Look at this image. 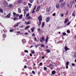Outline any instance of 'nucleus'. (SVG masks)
Returning <instances> with one entry per match:
<instances>
[{
  "instance_id": "obj_12",
  "label": "nucleus",
  "mask_w": 76,
  "mask_h": 76,
  "mask_svg": "<svg viewBox=\"0 0 76 76\" xmlns=\"http://www.w3.org/2000/svg\"><path fill=\"white\" fill-rule=\"evenodd\" d=\"M64 49L65 50L67 51L69 50V48H67V46H65Z\"/></svg>"
},
{
  "instance_id": "obj_37",
  "label": "nucleus",
  "mask_w": 76,
  "mask_h": 76,
  "mask_svg": "<svg viewBox=\"0 0 76 76\" xmlns=\"http://www.w3.org/2000/svg\"><path fill=\"white\" fill-rule=\"evenodd\" d=\"M34 28H31V30L32 31V32H34Z\"/></svg>"
},
{
  "instance_id": "obj_27",
  "label": "nucleus",
  "mask_w": 76,
  "mask_h": 76,
  "mask_svg": "<svg viewBox=\"0 0 76 76\" xmlns=\"http://www.w3.org/2000/svg\"><path fill=\"white\" fill-rule=\"evenodd\" d=\"M52 75H55V74L56 73V71H53L52 72Z\"/></svg>"
},
{
  "instance_id": "obj_28",
  "label": "nucleus",
  "mask_w": 76,
  "mask_h": 76,
  "mask_svg": "<svg viewBox=\"0 0 76 76\" xmlns=\"http://www.w3.org/2000/svg\"><path fill=\"white\" fill-rule=\"evenodd\" d=\"M19 23H17V25H15L14 26V28H16V27L17 26H18V25H19Z\"/></svg>"
},
{
  "instance_id": "obj_39",
  "label": "nucleus",
  "mask_w": 76,
  "mask_h": 76,
  "mask_svg": "<svg viewBox=\"0 0 76 76\" xmlns=\"http://www.w3.org/2000/svg\"><path fill=\"white\" fill-rule=\"evenodd\" d=\"M45 46L44 45V44H42L41 45L40 47H45Z\"/></svg>"
},
{
  "instance_id": "obj_24",
  "label": "nucleus",
  "mask_w": 76,
  "mask_h": 76,
  "mask_svg": "<svg viewBox=\"0 0 76 76\" xmlns=\"http://www.w3.org/2000/svg\"><path fill=\"white\" fill-rule=\"evenodd\" d=\"M23 10L24 11V15H25L27 13V12H26V10H25V9H23Z\"/></svg>"
},
{
  "instance_id": "obj_35",
  "label": "nucleus",
  "mask_w": 76,
  "mask_h": 76,
  "mask_svg": "<svg viewBox=\"0 0 76 76\" xmlns=\"http://www.w3.org/2000/svg\"><path fill=\"white\" fill-rule=\"evenodd\" d=\"M62 34L64 36H65V35H66V33L65 32H64L62 33Z\"/></svg>"
},
{
  "instance_id": "obj_16",
  "label": "nucleus",
  "mask_w": 76,
  "mask_h": 76,
  "mask_svg": "<svg viewBox=\"0 0 76 76\" xmlns=\"http://www.w3.org/2000/svg\"><path fill=\"white\" fill-rule=\"evenodd\" d=\"M72 15L73 17H75V11H73V13H72Z\"/></svg>"
},
{
  "instance_id": "obj_31",
  "label": "nucleus",
  "mask_w": 76,
  "mask_h": 76,
  "mask_svg": "<svg viewBox=\"0 0 76 76\" xmlns=\"http://www.w3.org/2000/svg\"><path fill=\"white\" fill-rule=\"evenodd\" d=\"M34 0H30L29 2L30 3H33V1H34Z\"/></svg>"
},
{
  "instance_id": "obj_41",
  "label": "nucleus",
  "mask_w": 76,
  "mask_h": 76,
  "mask_svg": "<svg viewBox=\"0 0 76 76\" xmlns=\"http://www.w3.org/2000/svg\"><path fill=\"white\" fill-rule=\"evenodd\" d=\"M3 10H2V9H0V12H1V13H3Z\"/></svg>"
},
{
  "instance_id": "obj_52",
  "label": "nucleus",
  "mask_w": 76,
  "mask_h": 76,
  "mask_svg": "<svg viewBox=\"0 0 76 76\" xmlns=\"http://www.w3.org/2000/svg\"><path fill=\"white\" fill-rule=\"evenodd\" d=\"M35 34L34 33H33L32 34V37H35Z\"/></svg>"
},
{
  "instance_id": "obj_1",
  "label": "nucleus",
  "mask_w": 76,
  "mask_h": 76,
  "mask_svg": "<svg viewBox=\"0 0 76 76\" xmlns=\"http://www.w3.org/2000/svg\"><path fill=\"white\" fill-rule=\"evenodd\" d=\"M38 20H39V23H37V24L38 26H39L41 25L42 23L41 21L42 20V15H40L39 16L38 18Z\"/></svg>"
},
{
  "instance_id": "obj_18",
  "label": "nucleus",
  "mask_w": 76,
  "mask_h": 76,
  "mask_svg": "<svg viewBox=\"0 0 76 76\" xmlns=\"http://www.w3.org/2000/svg\"><path fill=\"white\" fill-rule=\"evenodd\" d=\"M8 7L10 8H12L13 7V4H9V5L8 6Z\"/></svg>"
},
{
  "instance_id": "obj_6",
  "label": "nucleus",
  "mask_w": 76,
  "mask_h": 76,
  "mask_svg": "<svg viewBox=\"0 0 76 76\" xmlns=\"http://www.w3.org/2000/svg\"><path fill=\"white\" fill-rule=\"evenodd\" d=\"M53 64H50L48 65V67H50L51 69H53Z\"/></svg>"
},
{
  "instance_id": "obj_19",
  "label": "nucleus",
  "mask_w": 76,
  "mask_h": 76,
  "mask_svg": "<svg viewBox=\"0 0 76 76\" xmlns=\"http://www.w3.org/2000/svg\"><path fill=\"white\" fill-rule=\"evenodd\" d=\"M59 6H60V5L59 4H57L56 5V7L57 9H58V8H59Z\"/></svg>"
},
{
  "instance_id": "obj_43",
  "label": "nucleus",
  "mask_w": 76,
  "mask_h": 76,
  "mask_svg": "<svg viewBox=\"0 0 76 76\" xmlns=\"http://www.w3.org/2000/svg\"><path fill=\"white\" fill-rule=\"evenodd\" d=\"M70 23H71V21L69 22L68 23H67V25H69L70 24Z\"/></svg>"
},
{
  "instance_id": "obj_61",
  "label": "nucleus",
  "mask_w": 76,
  "mask_h": 76,
  "mask_svg": "<svg viewBox=\"0 0 76 76\" xmlns=\"http://www.w3.org/2000/svg\"><path fill=\"white\" fill-rule=\"evenodd\" d=\"M38 31H41V29H40V28H39L38 29Z\"/></svg>"
},
{
  "instance_id": "obj_56",
  "label": "nucleus",
  "mask_w": 76,
  "mask_h": 76,
  "mask_svg": "<svg viewBox=\"0 0 76 76\" xmlns=\"http://www.w3.org/2000/svg\"><path fill=\"white\" fill-rule=\"evenodd\" d=\"M24 68L25 69H26V68H27V66L26 65H25L24 66Z\"/></svg>"
},
{
  "instance_id": "obj_13",
  "label": "nucleus",
  "mask_w": 76,
  "mask_h": 76,
  "mask_svg": "<svg viewBox=\"0 0 76 76\" xmlns=\"http://www.w3.org/2000/svg\"><path fill=\"white\" fill-rule=\"evenodd\" d=\"M48 36H47L45 40L46 44H47V43L48 42Z\"/></svg>"
},
{
  "instance_id": "obj_48",
  "label": "nucleus",
  "mask_w": 76,
  "mask_h": 76,
  "mask_svg": "<svg viewBox=\"0 0 76 76\" xmlns=\"http://www.w3.org/2000/svg\"><path fill=\"white\" fill-rule=\"evenodd\" d=\"M32 73H33V74H34V75H35V72L34 71H32Z\"/></svg>"
},
{
  "instance_id": "obj_53",
  "label": "nucleus",
  "mask_w": 76,
  "mask_h": 76,
  "mask_svg": "<svg viewBox=\"0 0 76 76\" xmlns=\"http://www.w3.org/2000/svg\"><path fill=\"white\" fill-rule=\"evenodd\" d=\"M34 40L35 41H37V38H36V37L34 38Z\"/></svg>"
},
{
  "instance_id": "obj_29",
  "label": "nucleus",
  "mask_w": 76,
  "mask_h": 76,
  "mask_svg": "<svg viewBox=\"0 0 76 76\" xmlns=\"http://www.w3.org/2000/svg\"><path fill=\"white\" fill-rule=\"evenodd\" d=\"M2 37L4 38H5V37H6V35L5 34H4L2 35Z\"/></svg>"
},
{
  "instance_id": "obj_45",
  "label": "nucleus",
  "mask_w": 76,
  "mask_h": 76,
  "mask_svg": "<svg viewBox=\"0 0 76 76\" xmlns=\"http://www.w3.org/2000/svg\"><path fill=\"white\" fill-rule=\"evenodd\" d=\"M69 13V11H67L65 13V15H67V14Z\"/></svg>"
},
{
  "instance_id": "obj_26",
  "label": "nucleus",
  "mask_w": 76,
  "mask_h": 76,
  "mask_svg": "<svg viewBox=\"0 0 76 76\" xmlns=\"http://www.w3.org/2000/svg\"><path fill=\"white\" fill-rule=\"evenodd\" d=\"M44 25H45V22H43L42 23V27H44Z\"/></svg>"
},
{
  "instance_id": "obj_23",
  "label": "nucleus",
  "mask_w": 76,
  "mask_h": 76,
  "mask_svg": "<svg viewBox=\"0 0 76 76\" xmlns=\"http://www.w3.org/2000/svg\"><path fill=\"white\" fill-rule=\"evenodd\" d=\"M10 13L9 14H8L6 16L7 18H10Z\"/></svg>"
},
{
  "instance_id": "obj_64",
  "label": "nucleus",
  "mask_w": 76,
  "mask_h": 76,
  "mask_svg": "<svg viewBox=\"0 0 76 76\" xmlns=\"http://www.w3.org/2000/svg\"><path fill=\"white\" fill-rule=\"evenodd\" d=\"M75 63H76V59H75Z\"/></svg>"
},
{
  "instance_id": "obj_40",
  "label": "nucleus",
  "mask_w": 76,
  "mask_h": 76,
  "mask_svg": "<svg viewBox=\"0 0 76 76\" xmlns=\"http://www.w3.org/2000/svg\"><path fill=\"white\" fill-rule=\"evenodd\" d=\"M24 51L25 53H28V50H25Z\"/></svg>"
},
{
  "instance_id": "obj_62",
  "label": "nucleus",
  "mask_w": 76,
  "mask_h": 76,
  "mask_svg": "<svg viewBox=\"0 0 76 76\" xmlns=\"http://www.w3.org/2000/svg\"><path fill=\"white\" fill-rule=\"evenodd\" d=\"M28 33H25V35H28Z\"/></svg>"
},
{
  "instance_id": "obj_25",
  "label": "nucleus",
  "mask_w": 76,
  "mask_h": 76,
  "mask_svg": "<svg viewBox=\"0 0 76 76\" xmlns=\"http://www.w3.org/2000/svg\"><path fill=\"white\" fill-rule=\"evenodd\" d=\"M28 6L29 8H31V6H32V5L29 3H28Z\"/></svg>"
},
{
  "instance_id": "obj_54",
  "label": "nucleus",
  "mask_w": 76,
  "mask_h": 76,
  "mask_svg": "<svg viewBox=\"0 0 76 76\" xmlns=\"http://www.w3.org/2000/svg\"><path fill=\"white\" fill-rule=\"evenodd\" d=\"M72 66H75V64H74V63H72Z\"/></svg>"
},
{
  "instance_id": "obj_50",
  "label": "nucleus",
  "mask_w": 76,
  "mask_h": 76,
  "mask_svg": "<svg viewBox=\"0 0 76 76\" xmlns=\"http://www.w3.org/2000/svg\"><path fill=\"white\" fill-rule=\"evenodd\" d=\"M39 65L40 66H42V62L40 63Z\"/></svg>"
},
{
  "instance_id": "obj_47",
  "label": "nucleus",
  "mask_w": 76,
  "mask_h": 76,
  "mask_svg": "<svg viewBox=\"0 0 76 76\" xmlns=\"http://www.w3.org/2000/svg\"><path fill=\"white\" fill-rule=\"evenodd\" d=\"M13 31H14V30H10V32H12Z\"/></svg>"
},
{
  "instance_id": "obj_49",
  "label": "nucleus",
  "mask_w": 76,
  "mask_h": 76,
  "mask_svg": "<svg viewBox=\"0 0 76 76\" xmlns=\"http://www.w3.org/2000/svg\"><path fill=\"white\" fill-rule=\"evenodd\" d=\"M18 12L19 13H21V10H18Z\"/></svg>"
},
{
  "instance_id": "obj_60",
  "label": "nucleus",
  "mask_w": 76,
  "mask_h": 76,
  "mask_svg": "<svg viewBox=\"0 0 76 76\" xmlns=\"http://www.w3.org/2000/svg\"><path fill=\"white\" fill-rule=\"evenodd\" d=\"M74 56H74V58H76V55H74Z\"/></svg>"
},
{
  "instance_id": "obj_59",
  "label": "nucleus",
  "mask_w": 76,
  "mask_h": 76,
  "mask_svg": "<svg viewBox=\"0 0 76 76\" xmlns=\"http://www.w3.org/2000/svg\"><path fill=\"white\" fill-rule=\"evenodd\" d=\"M44 58H45V56H43L42 57V59H44Z\"/></svg>"
},
{
  "instance_id": "obj_5",
  "label": "nucleus",
  "mask_w": 76,
  "mask_h": 76,
  "mask_svg": "<svg viewBox=\"0 0 76 76\" xmlns=\"http://www.w3.org/2000/svg\"><path fill=\"white\" fill-rule=\"evenodd\" d=\"M40 8H41V6L40 5H39L37 8V9H36V12H38L39 10L40 9Z\"/></svg>"
},
{
  "instance_id": "obj_9",
  "label": "nucleus",
  "mask_w": 76,
  "mask_h": 76,
  "mask_svg": "<svg viewBox=\"0 0 76 76\" xmlns=\"http://www.w3.org/2000/svg\"><path fill=\"white\" fill-rule=\"evenodd\" d=\"M22 42L23 43H26V39H23L22 40Z\"/></svg>"
},
{
  "instance_id": "obj_3",
  "label": "nucleus",
  "mask_w": 76,
  "mask_h": 76,
  "mask_svg": "<svg viewBox=\"0 0 76 76\" xmlns=\"http://www.w3.org/2000/svg\"><path fill=\"white\" fill-rule=\"evenodd\" d=\"M13 14V16L14 17H18L19 16V14H17L15 12H14Z\"/></svg>"
},
{
  "instance_id": "obj_33",
  "label": "nucleus",
  "mask_w": 76,
  "mask_h": 76,
  "mask_svg": "<svg viewBox=\"0 0 76 76\" xmlns=\"http://www.w3.org/2000/svg\"><path fill=\"white\" fill-rule=\"evenodd\" d=\"M32 19V18L31 17V16H29L28 18L27 19Z\"/></svg>"
},
{
  "instance_id": "obj_22",
  "label": "nucleus",
  "mask_w": 76,
  "mask_h": 76,
  "mask_svg": "<svg viewBox=\"0 0 76 76\" xmlns=\"http://www.w3.org/2000/svg\"><path fill=\"white\" fill-rule=\"evenodd\" d=\"M45 51H47V53H50V50L48 49H47L45 50Z\"/></svg>"
},
{
  "instance_id": "obj_30",
  "label": "nucleus",
  "mask_w": 76,
  "mask_h": 76,
  "mask_svg": "<svg viewBox=\"0 0 76 76\" xmlns=\"http://www.w3.org/2000/svg\"><path fill=\"white\" fill-rule=\"evenodd\" d=\"M20 3H22V1H21V0H20L18 1V4H19Z\"/></svg>"
},
{
  "instance_id": "obj_34",
  "label": "nucleus",
  "mask_w": 76,
  "mask_h": 76,
  "mask_svg": "<svg viewBox=\"0 0 76 76\" xmlns=\"http://www.w3.org/2000/svg\"><path fill=\"white\" fill-rule=\"evenodd\" d=\"M69 64V62H67L66 63V66H68Z\"/></svg>"
},
{
  "instance_id": "obj_51",
  "label": "nucleus",
  "mask_w": 76,
  "mask_h": 76,
  "mask_svg": "<svg viewBox=\"0 0 76 76\" xmlns=\"http://www.w3.org/2000/svg\"><path fill=\"white\" fill-rule=\"evenodd\" d=\"M44 70H47V67H44Z\"/></svg>"
},
{
  "instance_id": "obj_8",
  "label": "nucleus",
  "mask_w": 76,
  "mask_h": 76,
  "mask_svg": "<svg viewBox=\"0 0 76 76\" xmlns=\"http://www.w3.org/2000/svg\"><path fill=\"white\" fill-rule=\"evenodd\" d=\"M4 4L6 6V7H7L8 6V4L7 3V1H4Z\"/></svg>"
},
{
  "instance_id": "obj_44",
  "label": "nucleus",
  "mask_w": 76,
  "mask_h": 76,
  "mask_svg": "<svg viewBox=\"0 0 76 76\" xmlns=\"http://www.w3.org/2000/svg\"><path fill=\"white\" fill-rule=\"evenodd\" d=\"M29 16V13H28L26 14V17H28V16Z\"/></svg>"
},
{
  "instance_id": "obj_38",
  "label": "nucleus",
  "mask_w": 76,
  "mask_h": 76,
  "mask_svg": "<svg viewBox=\"0 0 76 76\" xmlns=\"http://www.w3.org/2000/svg\"><path fill=\"white\" fill-rule=\"evenodd\" d=\"M64 0H60L59 1V3H61V2H63Z\"/></svg>"
},
{
  "instance_id": "obj_7",
  "label": "nucleus",
  "mask_w": 76,
  "mask_h": 76,
  "mask_svg": "<svg viewBox=\"0 0 76 76\" xmlns=\"http://www.w3.org/2000/svg\"><path fill=\"white\" fill-rule=\"evenodd\" d=\"M25 10H26V11H27V12H29V8H28V6H27L25 8Z\"/></svg>"
},
{
  "instance_id": "obj_2",
  "label": "nucleus",
  "mask_w": 76,
  "mask_h": 76,
  "mask_svg": "<svg viewBox=\"0 0 76 76\" xmlns=\"http://www.w3.org/2000/svg\"><path fill=\"white\" fill-rule=\"evenodd\" d=\"M65 5H66L65 2L61 3L60 5V7H61V8H63L64 6H65Z\"/></svg>"
},
{
  "instance_id": "obj_57",
  "label": "nucleus",
  "mask_w": 76,
  "mask_h": 76,
  "mask_svg": "<svg viewBox=\"0 0 76 76\" xmlns=\"http://www.w3.org/2000/svg\"><path fill=\"white\" fill-rule=\"evenodd\" d=\"M66 69H68V67H69V66H68V65H66Z\"/></svg>"
},
{
  "instance_id": "obj_14",
  "label": "nucleus",
  "mask_w": 76,
  "mask_h": 76,
  "mask_svg": "<svg viewBox=\"0 0 76 76\" xmlns=\"http://www.w3.org/2000/svg\"><path fill=\"white\" fill-rule=\"evenodd\" d=\"M50 20V17H47L46 20L47 22H49Z\"/></svg>"
},
{
  "instance_id": "obj_42",
  "label": "nucleus",
  "mask_w": 76,
  "mask_h": 76,
  "mask_svg": "<svg viewBox=\"0 0 76 76\" xmlns=\"http://www.w3.org/2000/svg\"><path fill=\"white\" fill-rule=\"evenodd\" d=\"M64 16V14H61V17H63V16Z\"/></svg>"
},
{
  "instance_id": "obj_10",
  "label": "nucleus",
  "mask_w": 76,
  "mask_h": 76,
  "mask_svg": "<svg viewBox=\"0 0 76 76\" xmlns=\"http://www.w3.org/2000/svg\"><path fill=\"white\" fill-rule=\"evenodd\" d=\"M45 38H44V37H43L42 38V39L40 40V42H43V41H45Z\"/></svg>"
},
{
  "instance_id": "obj_4",
  "label": "nucleus",
  "mask_w": 76,
  "mask_h": 76,
  "mask_svg": "<svg viewBox=\"0 0 76 76\" xmlns=\"http://www.w3.org/2000/svg\"><path fill=\"white\" fill-rule=\"evenodd\" d=\"M37 7V6L35 5L34 7V8L33 10V11H32V13H35V10H36V7ZM35 10V11H34Z\"/></svg>"
},
{
  "instance_id": "obj_17",
  "label": "nucleus",
  "mask_w": 76,
  "mask_h": 76,
  "mask_svg": "<svg viewBox=\"0 0 76 76\" xmlns=\"http://www.w3.org/2000/svg\"><path fill=\"white\" fill-rule=\"evenodd\" d=\"M50 11V8H46V12H49Z\"/></svg>"
},
{
  "instance_id": "obj_46",
  "label": "nucleus",
  "mask_w": 76,
  "mask_h": 76,
  "mask_svg": "<svg viewBox=\"0 0 76 76\" xmlns=\"http://www.w3.org/2000/svg\"><path fill=\"white\" fill-rule=\"evenodd\" d=\"M67 33H69V34L70 33V31H69V30H67Z\"/></svg>"
},
{
  "instance_id": "obj_55",
  "label": "nucleus",
  "mask_w": 76,
  "mask_h": 76,
  "mask_svg": "<svg viewBox=\"0 0 76 76\" xmlns=\"http://www.w3.org/2000/svg\"><path fill=\"white\" fill-rule=\"evenodd\" d=\"M53 16H56V13H54L53 14Z\"/></svg>"
},
{
  "instance_id": "obj_58",
  "label": "nucleus",
  "mask_w": 76,
  "mask_h": 76,
  "mask_svg": "<svg viewBox=\"0 0 76 76\" xmlns=\"http://www.w3.org/2000/svg\"><path fill=\"white\" fill-rule=\"evenodd\" d=\"M30 56H31V57H32V53H30Z\"/></svg>"
},
{
  "instance_id": "obj_36",
  "label": "nucleus",
  "mask_w": 76,
  "mask_h": 76,
  "mask_svg": "<svg viewBox=\"0 0 76 76\" xmlns=\"http://www.w3.org/2000/svg\"><path fill=\"white\" fill-rule=\"evenodd\" d=\"M18 19V18L15 17V18H14L12 19L13 20L15 21V20H16V19Z\"/></svg>"
},
{
  "instance_id": "obj_20",
  "label": "nucleus",
  "mask_w": 76,
  "mask_h": 76,
  "mask_svg": "<svg viewBox=\"0 0 76 76\" xmlns=\"http://www.w3.org/2000/svg\"><path fill=\"white\" fill-rule=\"evenodd\" d=\"M69 22V21L68 20V18H66V19H65L64 21V23H67V22Z\"/></svg>"
},
{
  "instance_id": "obj_15",
  "label": "nucleus",
  "mask_w": 76,
  "mask_h": 76,
  "mask_svg": "<svg viewBox=\"0 0 76 76\" xmlns=\"http://www.w3.org/2000/svg\"><path fill=\"white\" fill-rule=\"evenodd\" d=\"M31 53L32 54H34L35 53V51L32 50H31Z\"/></svg>"
},
{
  "instance_id": "obj_11",
  "label": "nucleus",
  "mask_w": 76,
  "mask_h": 76,
  "mask_svg": "<svg viewBox=\"0 0 76 76\" xmlns=\"http://www.w3.org/2000/svg\"><path fill=\"white\" fill-rule=\"evenodd\" d=\"M31 21H29V22H25V25H29V24H30V23H31Z\"/></svg>"
},
{
  "instance_id": "obj_21",
  "label": "nucleus",
  "mask_w": 76,
  "mask_h": 76,
  "mask_svg": "<svg viewBox=\"0 0 76 76\" xmlns=\"http://www.w3.org/2000/svg\"><path fill=\"white\" fill-rule=\"evenodd\" d=\"M30 28V26H28L26 27V28H25V30H26V29H28V28Z\"/></svg>"
},
{
  "instance_id": "obj_32",
  "label": "nucleus",
  "mask_w": 76,
  "mask_h": 76,
  "mask_svg": "<svg viewBox=\"0 0 76 76\" xmlns=\"http://www.w3.org/2000/svg\"><path fill=\"white\" fill-rule=\"evenodd\" d=\"M23 16L22 15H21L20 16H19V19H22V17Z\"/></svg>"
},
{
  "instance_id": "obj_63",
  "label": "nucleus",
  "mask_w": 76,
  "mask_h": 76,
  "mask_svg": "<svg viewBox=\"0 0 76 76\" xmlns=\"http://www.w3.org/2000/svg\"><path fill=\"white\" fill-rule=\"evenodd\" d=\"M17 34H19V33H20V31H17Z\"/></svg>"
}]
</instances>
